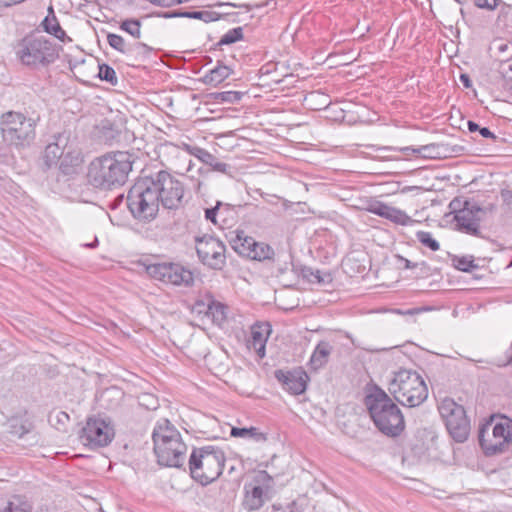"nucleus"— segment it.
<instances>
[{
  "label": "nucleus",
  "instance_id": "obj_9",
  "mask_svg": "<svg viewBox=\"0 0 512 512\" xmlns=\"http://www.w3.org/2000/svg\"><path fill=\"white\" fill-rule=\"evenodd\" d=\"M37 119L21 112L8 111L0 117V131L3 139L13 145H24L35 138Z\"/></svg>",
  "mask_w": 512,
  "mask_h": 512
},
{
  "label": "nucleus",
  "instance_id": "obj_43",
  "mask_svg": "<svg viewBox=\"0 0 512 512\" xmlns=\"http://www.w3.org/2000/svg\"><path fill=\"white\" fill-rule=\"evenodd\" d=\"M498 0H474L475 5L481 9L494 10Z\"/></svg>",
  "mask_w": 512,
  "mask_h": 512
},
{
  "label": "nucleus",
  "instance_id": "obj_36",
  "mask_svg": "<svg viewBox=\"0 0 512 512\" xmlns=\"http://www.w3.org/2000/svg\"><path fill=\"white\" fill-rule=\"evenodd\" d=\"M107 41L113 49L121 53L126 52L125 41L120 35L110 33L107 36Z\"/></svg>",
  "mask_w": 512,
  "mask_h": 512
},
{
  "label": "nucleus",
  "instance_id": "obj_33",
  "mask_svg": "<svg viewBox=\"0 0 512 512\" xmlns=\"http://www.w3.org/2000/svg\"><path fill=\"white\" fill-rule=\"evenodd\" d=\"M243 38V29L241 27L233 28L225 33L221 39L219 44L221 45H229L233 44Z\"/></svg>",
  "mask_w": 512,
  "mask_h": 512
},
{
  "label": "nucleus",
  "instance_id": "obj_31",
  "mask_svg": "<svg viewBox=\"0 0 512 512\" xmlns=\"http://www.w3.org/2000/svg\"><path fill=\"white\" fill-rule=\"evenodd\" d=\"M416 238L423 246L431 249L432 251H438L440 249L439 242L433 237V235L430 232L418 231L416 233Z\"/></svg>",
  "mask_w": 512,
  "mask_h": 512
},
{
  "label": "nucleus",
  "instance_id": "obj_55",
  "mask_svg": "<svg viewBox=\"0 0 512 512\" xmlns=\"http://www.w3.org/2000/svg\"><path fill=\"white\" fill-rule=\"evenodd\" d=\"M204 303H197V307L204 306Z\"/></svg>",
  "mask_w": 512,
  "mask_h": 512
},
{
  "label": "nucleus",
  "instance_id": "obj_1",
  "mask_svg": "<svg viewBox=\"0 0 512 512\" xmlns=\"http://www.w3.org/2000/svg\"><path fill=\"white\" fill-rule=\"evenodd\" d=\"M132 154L109 152L94 158L88 166L87 180L94 188L112 190L125 184L133 165Z\"/></svg>",
  "mask_w": 512,
  "mask_h": 512
},
{
  "label": "nucleus",
  "instance_id": "obj_47",
  "mask_svg": "<svg viewBox=\"0 0 512 512\" xmlns=\"http://www.w3.org/2000/svg\"><path fill=\"white\" fill-rule=\"evenodd\" d=\"M400 261L403 262V265H404V268L406 269H414L418 266H426V263L425 262H422V263H415V262H412L404 257H400Z\"/></svg>",
  "mask_w": 512,
  "mask_h": 512
},
{
  "label": "nucleus",
  "instance_id": "obj_58",
  "mask_svg": "<svg viewBox=\"0 0 512 512\" xmlns=\"http://www.w3.org/2000/svg\"><path fill=\"white\" fill-rule=\"evenodd\" d=\"M290 512H293V511H290Z\"/></svg>",
  "mask_w": 512,
  "mask_h": 512
},
{
  "label": "nucleus",
  "instance_id": "obj_28",
  "mask_svg": "<svg viewBox=\"0 0 512 512\" xmlns=\"http://www.w3.org/2000/svg\"><path fill=\"white\" fill-rule=\"evenodd\" d=\"M274 256V250L271 246L266 243L256 242L255 246L251 250V255L248 258L258 261L271 259Z\"/></svg>",
  "mask_w": 512,
  "mask_h": 512
},
{
  "label": "nucleus",
  "instance_id": "obj_53",
  "mask_svg": "<svg viewBox=\"0 0 512 512\" xmlns=\"http://www.w3.org/2000/svg\"><path fill=\"white\" fill-rule=\"evenodd\" d=\"M191 168H192V161L189 160L188 167H187V172H189L191 170Z\"/></svg>",
  "mask_w": 512,
  "mask_h": 512
},
{
  "label": "nucleus",
  "instance_id": "obj_29",
  "mask_svg": "<svg viewBox=\"0 0 512 512\" xmlns=\"http://www.w3.org/2000/svg\"><path fill=\"white\" fill-rule=\"evenodd\" d=\"M452 264L456 269L463 272H471L478 267V265L474 263L473 256H453Z\"/></svg>",
  "mask_w": 512,
  "mask_h": 512
},
{
  "label": "nucleus",
  "instance_id": "obj_39",
  "mask_svg": "<svg viewBox=\"0 0 512 512\" xmlns=\"http://www.w3.org/2000/svg\"><path fill=\"white\" fill-rule=\"evenodd\" d=\"M306 277H308L310 282L319 284L328 283L331 280L330 274H322L320 270L311 271Z\"/></svg>",
  "mask_w": 512,
  "mask_h": 512
},
{
  "label": "nucleus",
  "instance_id": "obj_27",
  "mask_svg": "<svg viewBox=\"0 0 512 512\" xmlns=\"http://www.w3.org/2000/svg\"><path fill=\"white\" fill-rule=\"evenodd\" d=\"M61 139H59L56 143H51L47 145L45 149V158L47 161L55 162L58 159H62L61 166L64 165L65 159L70 156V151H67L66 155H64L66 148L60 147Z\"/></svg>",
  "mask_w": 512,
  "mask_h": 512
},
{
  "label": "nucleus",
  "instance_id": "obj_13",
  "mask_svg": "<svg viewBox=\"0 0 512 512\" xmlns=\"http://www.w3.org/2000/svg\"><path fill=\"white\" fill-rule=\"evenodd\" d=\"M146 273L164 284L190 287L194 283L192 271L177 263H154L146 266Z\"/></svg>",
  "mask_w": 512,
  "mask_h": 512
},
{
  "label": "nucleus",
  "instance_id": "obj_32",
  "mask_svg": "<svg viewBox=\"0 0 512 512\" xmlns=\"http://www.w3.org/2000/svg\"><path fill=\"white\" fill-rule=\"evenodd\" d=\"M120 28L136 39L140 38V36H141V23L139 20H135V19L124 20L121 23Z\"/></svg>",
  "mask_w": 512,
  "mask_h": 512
},
{
  "label": "nucleus",
  "instance_id": "obj_24",
  "mask_svg": "<svg viewBox=\"0 0 512 512\" xmlns=\"http://www.w3.org/2000/svg\"><path fill=\"white\" fill-rule=\"evenodd\" d=\"M232 73L230 67L218 64L215 68L211 69L203 78L205 84L217 86L227 79Z\"/></svg>",
  "mask_w": 512,
  "mask_h": 512
},
{
  "label": "nucleus",
  "instance_id": "obj_54",
  "mask_svg": "<svg viewBox=\"0 0 512 512\" xmlns=\"http://www.w3.org/2000/svg\"><path fill=\"white\" fill-rule=\"evenodd\" d=\"M96 243H97V239L94 241V243H92V244H88L87 246H89V247H95Z\"/></svg>",
  "mask_w": 512,
  "mask_h": 512
},
{
  "label": "nucleus",
  "instance_id": "obj_2",
  "mask_svg": "<svg viewBox=\"0 0 512 512\" xmlns=\"http://www.w3.org/2000/svg\"><path fill=\"white\" fill-rule=\"evenodd\" d=\"M154 452L158 463L167 467H181L185 461L187 445L180 432L167 420L162 419L154 427Z\"/></svg>",
  "mask_w": 512,
  "mask_h": 512
},
{
  "label": "nucleus",
  "instance_id": "obj_19",
  "mask_svg": "<svg viewBox=\"0 0 512 512\" xmlns=\"http://www.w3.org/2000/svg\"><path fill=\"white\" fill-rule=\"evenodd\" d=\"M271 332V325L267 322L255 323L251 327V338L248 341V347L253 349L260 358L265 357L266 342Z\"/></svg>",
  "mask_w": 512,
  "mask_h": 512
},
{
  "label": "nucleus",
  "instance_id": "obj_18",
  "mask_svg": "<svg viewBox=\"0 0 512 512\" xmlns=\"http://www.w3.org/2000/svg\"><path fill=\"white\" fill-rule=\"evenodd\" d=\"M276 379L282 384L283 389L293 395H300L305 392L309 377L301 369L292 371L277 370Z\"/></svg>",
  "mask_w": 512,
  "mask_h": 512
},
{
  "label": "nucleus",
  "instance_id": "obj_40",
  "mask_svg": "<svg viewBox=\"0 0 512 512\" xmlns=\"http://www.w3.org/2000/svg\"><path fill=\"white\" fill-rule=\"evenodd\" d=\"M501 198L503 201L502 208L505 213H512V191L511 190H502Z\"/></svg>",
  "mask_w": 512,
  "mask_h": 512
},
{
  "label": "nucleus",
  "instance_id": "obj_8",
  "mask_svg": "<svg viewBox=\"0 0 512 512\" xmlns=\"http://www.w3.org/2000/svg\"><path fill=\"white\" fill-rule=\"evenodd\" d=\"M449 208L454 215L453 221L457 230L472 236L480 235V222L495 210L493 204L481 207L475 201H463L458 198L450 202Z\"/></svg>",
  "mask_w": 512,
  "mask_h": 512
},
{
  "label": "nucleus",
  "instance_id": "obj_57",
  "mask_svg": "<svg viewBox=\"0 0 512 512\" xmlns=\"http://www.w3.org/2000/svg\"><path fill=\"white\" fill-rule=\"evenodd\" d=\"M227 5H228V6H235L234 4H231V3H228Z\"/></svg>",
  "mask_w": 512,
  "mask_h": 512
},
{
  "label": "nucleus",
  "instance_id": "obj_46",
  "mask_svg": "<svg viewBox=\"0 0 512 512\" xmlns=\"http://www.w3.org/2000/svg\"><path fill=\"white\" fill-rule=\"evenodd\" d=\"M31 427L32 426L30 423L22 424L19 429L15 426L13 433L18 435L19 437H23V435H25L31 430Z\"/></svg>",
  "mask_w": 512,
  "mask_h": 512
},
{
  "label": "nucleus",
  "instance_id": "obj_26",
  "mask_svg": "<svg viewBox=\"0 0 512 512\" xmlns=\"http://www.w3.org/2000/svg\"><path fill=\"white\" fill-rule=\"evenodd\" d=\"M230 435L233 437L251 439L256 443H262L267 440L266 434L261 432L256 427H250V428L232 427Z\"/></svg>",
  "mask_w": 512,
  "mask_h": 512
},
{
  "label": "nucleus",
  "instance_id": "obj_48",
  "mask_svg": "<svg viewBox=\"0 0 512 512\" xmlns=\"http://www.w3.org/2000/svg\"><path fill=\"white\" fill-rule=\"evenodd\" d=\"M460 81L466 88H469L472 85L470 77L467 74H461Z\"/></svg>",
  "mask_w": 512,
  "mask_h": 512
},
{
  "label": "nucleus",
  "instance_id": "obj_50",
  "mask_svg": "<svg viewBox=\"0 0 512 512\" xmlns=\"http://www.w3.org/2000/svg\"><path fill=\"white\" fill-rule=\"evenodd\" d=\"M58 419L59 421H68L69 420V415L66 413V412H59L58 413Z\"/></svg>",
  "mask_w": 512,
  "mask_h": 512
},
{
  "label": "nucleus",
  "instance_id": "obj_37",
  "mask_svg": "<svg viewBox=\"0 0 512 512\" xmlns=\"http://www.w3.org/2000/svg\"><path fill=\"white\" fill-rule=\"evenodd\" d=\"M215 98L222 102L236 103L241 100L242 93L237 91H225L218 93Z\"/></svg>",
  "mask_w": 512,
  "mask_h": 512
},
{
  "label": "nucleus",
  "instance_id": "obj_14",
  "mask_svg": "<svg viewBox=\"0 0 512 512\" xmlns=\"http://www.w3.org/2000/svg\"><path fill=\"white\" fill-rule=\"evenodd\" d=\"M115 436L111 421L104 418H88L81 432V440L92 448L105 447Z\"/></svg>",
  "mask_w": 512,
  "mask_h": 512
},
{
  "label": "nucleus",
  "instance_id": "obj_23",
  "mask_svg": "<svg viewBox=\"0 0 512 512\" xmlns=\"http://www.w3.org/2000/svg\"><path fill=\"white\" fill-rule=\"evenodd\" d=\"M230 244L238 254L248 257L255 246V240L244 235L243 232H237L234 236H231Z\"/></svg>",
  "mask_w": 512,
  "mask_h": 512
},
{
  "label": "nucleus",
  "instance_id": "obj_17",
  "mask_svg": "<svg viewBox=\"0 0 512 512\" xmlns=\"http://www.w3.org/2000/svg\"><path fill=\"white\" fill-rule=\"evenodd\" d=\"M364 209L398 225L408 226L414 223V220L406 212L381 201L368 200Z\"/></svg>",
  "mask_w": 512,
  "mask_h": 512
},
{
  "label": "nucleus",
  "instance_id": "obj_10",
  "mask_svg": "<svg viewBox=\"0 0 512 512\" xmlns=\"http://www.w3.org/2000/svg\"><path fill=\"white\" fill-rule=\"evenodd\" d=\"M438 410L454 441L458 443L465 442L470 434V421L463 406L456 403L452 398H444L440 402Z\"/></svg>",
  "mask_w": 512,
  "mask_h": 512
},
{
  "label": "nucleus",
  "instance_id": "obj_30",
  "mask_svg": "<svg viewBox=\"0 0 512 512\" xmlns=\"http://www.w3.org/2000/svg\"><path fill=\"white\" fill-rule=\"evenodd\" d=\"M43 27L47 33L55 36L56 38L62 41L64 40L65 31L61 28L59 22L55 17H46L43 21Z\"/></svg>",
  "mask_w": 512,
  "mask_h": 512
},
{
  "label": "nucleus",
  "instance_id": "obj_4",
  "mask_svg": "<svg viewBox=\"0 0 512 512\" xmlns=\"http://www.w3.org/2000/svg\"><path fill=\"white\" fill-rule=\"evenodd\" d=\"M388 390L400 404L411 408L421 405L428 397V388L422 376L409 369L395 372Z\"/></svg>",
  "mask_w": 512,
  "mask_h": 512
},
{
  "label": "nucleus",
  "instance_id": "obj_44",
  "mask_svg": "<svg viewBox=\"0 0 512 512\" xmlns=\"http://www.w3.org/2000/svg\"><path fill=\"white\" fill-rule=\"evenodd\" d=\"M429 310V308H412V309H408V310H401V309H395L393 312L396 313V314H399V315H410V316H413V315H417L423 311H427Z\"/></svg>",
  "mask_w": 512,
  "mask_h": 512
},
{
  "label": "nucleus",
  "instance_id": "obj_38",
  "mask_svg": "<svg viewBox=\"0 0 512 512\" xmlns=\"http://www.w3.org/2000/svg\"><path fill=\"white\" fill-rule=\"evenodd\" d=\"M467 126H468V130L470 132L478 131V133H480L481 136L484 137V138H492V139L496 138V136L487 127H482L481 128L474 121H468Z\"/></svg>",
  "mask_w": 512,
  "mask_h": 512
},
{
  "label": "nucleus",
  "instance_id": "obj_22",
  "mask_svg": "<svg viewBox=\"0 0 512 512\" xmlns=\"http://www.w3.org/2000/svg\"><path fill=\"white\" fill-rule=\"evenodd\" d=\"M331 352L332 346L328 342H319L310 358L311 367L315 370L322 368L328 362Z\"/></svg>",
  "mask_w": 512,
  "mask_h": 512
},
{
  "label": "nucleus",
  "instance_id": "obj_21",
  "mask_svg": "<svg viewBox=\"0 0 512 512\" xmlns=\"http://www.w3.org/2000/svg\"><path fill=\"white\" fill-rule=\"evenodd\" d=\"M183 145L179 146L172 142H165L159 147V156L166 165L177 166L178 161L181 160Z\"/></svg>",
  "mask_w": 512,
  "mask_h": 512
},
{
  "label": "nucleus",
  "instance_id": "obj_45",
  "mask_svg": "<svg viewBox=\"0 0 512 512\" xmlns=\"http://www.w3.org/2000/svg\"><path fill=\"white\" fill-rule=\"evenodd\" d=\"M3 512H30L26 505H16L10 502Z\"/></svg>",
  "mask_w": 512,
  "mask_h": 512
},
{
  "label": "nucleus",
  "instance_id": "obj_52",
  "mask_svg": "<svg viewBox=\"0 0 512 512\" xmlns=\"http://www.w3.org/2000/svg\"><path fill=\"white\" fill-rule=\"evenodd\" d=\"M427 148H428L427 146H423L420 149H412V151L416 152V153H421L423 150H426Z\"/></svg>",
  "mask_w": 512,
  "mask_h": 512
},
{
  "label": "nucleus",
  "instance_id": "obj_16",
  "mask_svg": "<svg viewBox=\"0 0 512 512\" xmlns=\"http://www.w3.org/2000/svg\"><path fill=\"white\" fill-rule=\"evenodd\" d=\"M196 252L201 262L212 269H221L225 263V246L212 236L196 238Z\"/></svg>",
  "mask_w": 512,
  "mask_h": 512
},
{
  "label": "nucleus",
  "instance_id": "obj_12",
  "mask_svg": "<svg viewBox=\"0 0 512 512\" xmlns=\"http://www.w3.org/2000/svg\"><path fill=\"white\" fill-rule=\"evenodd\" d=\"M17 55L27 66L50 63L56 58L52 43L42 36L23 40Z\"/></svg>",
  "mask_w": 512,
  "mask_h": 512
},
{
  "label": "nucleus",
  "instance_id": "obj_51",
  "mask_svg": "<svg viewBox=\"0 0 512 512\" xmlns=\"http://www.w3.org/2000/svg\"><path fill=\"white\" fill-rule=\"evenodd\" d=\"M201 185H202V182L200 180H196V182L194 184V189L196 192H200Z\"/></svg>",
  "mask_w": 512,
  "mask_h": 512
},
{
  "label": "nucleus",
  "instance_id": "obj_56",
  "mask_svg": "<svg viewBox=\"0 0 512 512\" xmlns=\"http://www.w3.org/2000/svg\"><path fill=\"white\" fill-rule=\"evenodd\" d=\"M139 46H142L144 48H148L145 44H139Z\"/></svg>",
  "mask_w": 512,
  "mask_h": 512
},
{
  "label": "nucleus",
  "instance_id": "obj_25",
  "mask_svg": "<svg viewBox=\"0 0 512 512\" xmlns=\"http://www.w3.org/2000/svg\"><path fill=\"white\" fill-rule=\"evenodd\" d=\"M227 307L213 299H209L207 303L206 315L210 317L218 326H221L227 318L226 315Z\"/></svg>",
  "mask_w": 512,
  "mask_h": 512
},
{
  "label": "nucleus",
  "instance_id": "obj_3",
  "mask_svg": "<svg viewBox=\"0 0 512 512\" xmlns=\"http://www.w3.org/2000/svg\"><path fill=\"white\" fill-rule=\"evenodd\" d=\"M366 405L376 427L388 436H398L404 429V417L398 406L383 391L366 398Z\"/></svg>",
  "mask_w": 512,
  "mask_h": 512
},
{
  "label": "nucleus",
  "instance_id": "obj_5",
  "mask_svg": "<svg viewBox=\"0 0 512 512\" xmlns=\"http://www.w3.org/2000/svg\"><path fill=\"white\" fill-rule=\"evenodd\" d=\"M479 443L486 456L503 454L512 444V420L492 416L479 429Z\"/></svg>",
  "mask_w": 512,
  "mask_h": 512
},
{
  "label": "nucleus",
  "instance_id": "obj_35",
  "mask_svg": "<svg viewBox=\"0 0 512 512\" xmlns=\"http://www.w3.org/2000/svg\"><path fill=\"white\" fill-rule=\"evenodd\" d=\"M98 76L101 80H105L111 84L117 83L115 70L106 64L99 65Z\"/></svg>",
  "mask_w": 512,
  "mask_h": 512
},
{
  "label": "nucleus",
  "instance_id": "obj_34",
  "mask_svg": "<svg viewBox=\"0 0 512 512\" xmlns=\"http://www.w3.org/2000/svg\"><path fill=\"white\" fill-rule=\"evenodd\" d=\"M185 15L189 18L203 20L206 23L216 21L219 18V15L213 11H193L187 12Z\"/></svg>",
  "mask_w": 512,
  "mask_h": 512
},
{
  "label": "nucleus",
  "instance_id": "obj_11",
  "mask_svg": "<svg viewBox=\"0 0 512 512\" xmlns=\"http://www.w3.org/2000/svg\"><path fill=\"white\" fill-rule=\"evenodd\" d=\"M162 205L167 209H177L184 196L182 183L167 171L161 170L148 176Z\"/></svg>",
  "mask_w": 512,
  "mask_h": 512
},
{
  "label": "nucleus",
  "instance_id": "obj_15",
  "mask_svg": "<svg viewBox=\"0 0 512 512\" xmlns=\"http://www.w3.org/2000/svg\"><path fill=\"white\" fill-rule=\"evenodd\" d=\"M272 478L266 471H257L253 479L244 486V505L248 510H257L263 506L271 488Z\"/></svg>",
  "mask_w": 512,
  "mask_h": 512
},
{
  "label": "nucleus",
  "instance_id": "obj_42",
  "mask_svg": "<svg viewBox=\"0 0 512 512\" xmlns=\"http://www.w3.org/2000/svg\"><path fill=\"white\" fill-rule=\"evenodd\" d=\"M141 405L145 406L147 409H156L157 401L152 395L144 394L141 397Z\"/></svg>",
  "mask_w": 512,
  "mask_h": 512
},
{
  "label": "nucleus",
  "instance_id": "obj_20",
  "mask_svg": "<svg viewBox=\"0 0 512 512\" xmlns=\"http://www.w3.org/2000/svg\"><path fill=\"white\" fill-rule=\"evenodd\" d=\"M183 148L184 151L189 155L195 156L202 163L209 165L214 171L227 173L230 169L228 164L218 161L213 154L201 147L191 146L189 144L183 143Z\"/></svg>",
  "mask_w": 512,
  "mask_h": 512
},
{
  "label": "nucleus",
  "instance_id": "obj_6",
  "mask_svg": "<svg viewBox=\"0 0 512 512\" xmlns=\"http://www.w3.org/2000/svg\"><path fill=\"white\" fill-rule=\"evenodd\" d=\"M225 456L220 449L207 446L194 449L189 458V470L193 479L207 485L222 473Z\"/></svg>",
  "mask_w": 512,
  "mask_h": 512
},
{
  "label": "nucleus",
  "instance_id": "obj_7",
  "mask_svg": "<svg viewBox=\"0 0 512 512\" xmlns=\"http://www.w3.org/2000/svg\"><path fill=\"white\" fill-rule=\"evenodd\" d=\"M127 205L132 215L143 221L154 219L159 210V200L148 176L139 178L130 188Z\"/></svg>",
  "mask_w": 512,
  "mask_h": 512
},
{
  "label": "nucleus",
  "instance_id": "obj_49",
  "mask_svg": "<svg viewBox=\"0 0 512 512\" xmlns=\"http://www.w3.org/2000/svg\"><path fill=\"white\" fill-rule=\"evenodd\" d=\"M71 162L74 164V165H78L82 162V159H81V156H80V152H77L75 155H73L71 157Z\"/></svg>",
  "mask_w": 512,
  "mask_h": 512
},
{
  "label": "nucleus",
  "instance_id": "obj_41",
  "mask_svg": "<svg viewBox=\"0 0 512 512\" xmlns=\"http://www.w3.org/2000/svg\"><path fill=\"white\" fill-rule=\"evenodd\" d=\"M222 205V202L218 201L214 207L206 209L205 218L211 221L212 223L216 224V215Z\"/></svg>",
  "mask_w": 512,
  "mask_h": 512
}]
</instances>
